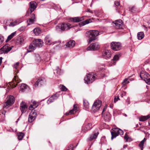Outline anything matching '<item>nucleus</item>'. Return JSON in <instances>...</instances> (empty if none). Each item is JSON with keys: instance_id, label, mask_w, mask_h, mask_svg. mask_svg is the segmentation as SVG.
Returning <instances> with one entry per match:
<instances>
[{"instance_id": "obj_11", "label": "nucleus", "mask_w": 150, "mask_h": 150, "mask_svg": "<svg viewBox=\"0 0 150 150\" xmlns=\"http://www.w3.org/2000/svg\"><path fill=\"white\" fill-rule=\"evenodd\" d=\"M37 116V114L34 111H32L30 113L28 119V121L29 122L31 123L34 121L36 118Z\"/></svg>"}, {"instance_id": "obj_35", "label": "nucleus", "mask_w": 150, "mask_h": 150, "mask_svg": "<svg viewBox=\"0 0 150 150\" xmlns=\"http://www.w3.org/2000/svg\"><path fill=\"white\" fill-rule=\"evenodd\" d=\"M16 32H14L12 33L8 37L6 41H8L10 40L13 37L16 35Z\"/></svg>"}, {"instance_id": "obj_44", "label": "nucleus", "mask_w": 150, "mask_h": 150, "mask_svg": "<svg viewBox=\"0 0 150 150\" xmlns=\"http://www.w3.org/2000/svg\"><path fill=\"white\" fill-rule=\"evenodd\" d=\"M32 105L35 108H36L38 105V103L35 101H33Z\"/></svg>"}, {"instance_id": "obj_31", "label": "nucleus", "mask_w": 150, "mask_h": 150, "mask_svg": "<svg viewBox=\"0 0 150 150\" xmlns=\"http://www.w3.org/2000/svg\"><path fill=\"white\" fill-rule=\"evenodd\" d=\"M83 106L86 110H87L89 108V103L87 100H83Z\"/></svg>"}, {"instance_id": "obj_38", "label": "nucleus", "mask_w": 150, "mask_h": 150, "mask_svg": "<svg viewBox=\"0 0 150 150\" xmlns=\"http://www.w3.org/2000/svg\"><path fill=\"white\" fill-rule=\"evenodd\" d=\"M124 138L126 140V142H129L131 140V138L129 137L126 133L125 134Z\"/></svg>"}, {"instance_id": "obj_57", "label": "nucleus", "mask_w": 150, "mask_h": 150, "mask_svg": "<svg viewBox=\"0 0 150 150\" xmlns=\"http://www.w3.org/2000/svg\"><path fill=\"white\" fill-rule=\"evenodd\" d=\"M5 112H2V114H4V115H5Z\"/></svg>"}, {"instance_id": "obj_42", "label": "nucleus", "mask_w": 150, "mask_h": 150, "mask_svg": "<svg viewBox=\"0 0 150 150\" xmlns=\"http://www.w3.org/2000/svg\"><path fill=\"white\" fill-rule=\"evenodd\" d=\"M13 81L14 82H16L17 83H19L21 81V80L20 79L18 80V78L16 76L13 79Z\"/></svg>"}, {"instance_id": "obj_55", "label": "nucleus", "mask_w": 150, "mask_h": 150, "mask_svg": "<svg viewBox=\"0 0 150 150\" xmlns=\"http://www.w3.org/2000/svg\"><path fill=\"white\" fill-rule=\"evenodd\" d=\"M127 145H124V146H123V148H126L127 147Z\"/></svg>"}, {"instance_id": "obj_12", "label": "nucleus", "mask_w": 150, "mask_h": 150, "mask_svg": "<svg viewBox=\"0 0 150 150\" xmlns=\"http://www.w3.org/2000/svg\"><path fill=\"white\" fill-rule=\"evenodd\" d=\"M35 45H36V47H40L42 46L43 45V42L41 39H35L33 41Z\"/></svg>"}, {"instance_id": "obj_37", "label": "nucleus", "mask_w": 150, "mask_h": 150, "mask_svg": "<svg viewBox=\"0 0 150 150\" xmlns=\"http://www.w3.org/2000/svg\"><path fill=\"white\" fill-rule=\"evenodd\" d=\"M115 4L116 6V11H117L118 9H119L120 8L121 6H120V4L119 2L118 1H115Z\"/></svg>"}, {"instance_id": "obj_30", "label": "nucleus", "mask_w": 150, "mask_h": 150, "mask_svg": "<svg viewBox=\"0 0 150 150\" xmlns=\"http://www.w3.org/2000/svg\"><path fill=\"white\" fill-rule=\"evenodd\" d=\"M150 117L149 115L146 116H142L139 118V120L140 121L143 122L146 121Z\"/></svg>"}, {"instance_id": "obj_49", "label": "nucleus", "mask_w": 150, "mask_h": 150, "mask_svg": "<svg viewBox=\"0 0 150 150\" xmlns=\"http://www.w3.org/2000/svg\"><path fill=\"white\" fill-rule=\"evenodd\" d=\"M4 40V38L2 36H0V45H1L3 42Z\"/></svg>"}, {"instance_id": "obj_24", "label": "nucleus", "mask_w": 150, "mask_h": 150, "mask_svg": "<svg viewBox=\"0 0 150 150\" xmlns=\"http://www.w3.org/2000/svg\"><path fill=\"white\" fill-rule=\"evenodd\" d=\"M43 82V81L42 78L38 79L34 85V87H36L38 86H40L42 85Z\"/></svg>"}, {"instance_id": "obj_4", "label": "nucleus", "mask_w": 150, "mask_h": 150, "mask_svg": "<svg viewBox=\"0 0 150 150\" xmlns=\"http://www.w3.org/2000/svg\"><path fill=\"white\" fill-rule=\"evenodd\" d=\"M113 131L111 132L112 135L111 139L112 140L114 138H115L118 134L120 135L123 134V132L121 129L116 128L113 129Z\"/></svg>"}, {"instance_id": "obj_15", "label": "nucleus", "mask_w": 150, "mask_h": 150, "mask_svg": "<svg viewBox=\"0 0 150 150\" xmlns=\"http://www.w3.org/2000/svg\"><path fill=\"white\" fill-rule=\"evenodd\" d=\"M20 105V109L22 112V113H23L25 112L28 108L26 103L22 101Z\"/></svg>"}, {"instance_id": "obj_28", "label": "nucleus", "mask_w": 150, "mask_h": 150, "mask_svg": "<svg viewBox=\"0 0 150 150\" xmlns=\"http://www.w3.org/2000/svg\"><path fill=\"white\" fill-rule=\"evenodd\" d=\"M27 86L25 84H22L21 86H19V89L22 92H23L24 90L26 89Z\"/></svg>"}, {"instance_id": "obj_7", "label": "nucleus", "mask_w": 150, "mask_h": 150, "mask_svg": "<svg viewBox=\"0 0 150 150\" xmlns=\"http://www.w3.org/2000/svg\"><path fill=\"white\" fill-rule=\"evenodd\" d=\"M93 75V74L91 73L86 75V77L84 79V80L86 83L87 84L91 83L95 80L96 77Z\"/></svg>"}, {"instance_id": "obj_29", "label": "nucleus", "mask_w": 150, "mask_h": 150, "mask_svg": "<svg viewBox=\"0 0 150 150\" xmlns=\"http://www.w3.org/2000/svg\"><path fill=\"white\" fill-rule=\"evenodd\" d=\"M104 117V119L107 121H108L110 118V115L109 112L104 113L103 116H102Z\"/></svg>"}, {"instance_id": "obj_54", "label": "nucleus", "mask_w": 150, "mask_h": 150, "mask_svg": "<svg viewBox=\"0 0 150 150\" xmlns=\"http://www.w3.org/2000/svg\"><path fill=\"white\" fill-rule=\"evenodd\" d=\"M73 147V145L72 144H70L69 146H68V148L69 149L72 148Z\"/></svg>"}, {"instance_id": "obj_32", "label": "nucleus", "mask_w": 150, "mask_h": 150, "mask_svg": "<svg viewBox=\"0 0 150 150\" xmlns=\"http://www.w3.org/2000/svg\"><path fill=\"white\" fill-rule=\"evenodd\" d=\"M98 133V132H97L96 133H95L91 135L89 138V140L91 141L94 139H96L97 138Z\"/></svg>"}, {"instance_id": "obj_20", "label": "nucleus", "mask_w": 150, "mask_h": 150, "mask_svg": "<svg viewBox=\"0 0 150 150\" xmlns=\"http://www.w3.org/2000/svg\"><path fill=\"white\" fill-rule=\"evenodd\" d=\"M114 23L115 25V26L117 28H122V21L121 20L115 21Z\"/></svg>"}, {"instance_id": "obj_64", "label": "nucleus", "mask_w": 150, "mask_h": 150, "mask_svg": "<svg viewBox=\"0 0 150 150\" xmlns=\"http://www.w3.org/2000/svg\"><path fill=\"white\" fill-rule=\"evenodd\" d=\"M149 61L150 62V59H149Z\"/></svg>"}, {"instance_id": "obj_53", "label": "nucleus", "mask_w": 150, "mask_h": 150, "mask_svg": "<svg viewBox=\"0 0 150 150\" xmlns=\"http://www.w3.org/2000/svg\"><path fill=\"white\" fill-rule=\"evenodd\" d=\"M23 40H24L23 38H21L20 40L19 41L20 44L23 43Z\"/></svg>"}, {"instance_id": "obj_45", "label": "nucleus", "mask_w": 150, "mask_h": 150, "mask_svg": "<svg viewBox=\"0 0 150 150\" xmlns=\"http://www.w3.org/2000/svg\"><path fill=\"white\" fill-rule=\"evenodd\" d=\"M129 82L128 81V79H125L123 81V82H122V84L123 85H125L127 84Z\"/></svg>"}, {"instance_id": "obj_59", "label": "nucleus", "mask_w": 150, "mask_h": 150, "mask_svg": "<svg viewBox=\"0 0 150 150\" xmlns=\"http://www.w3.org/2000/svg\"><path fill=\"white\" fill-rule=\"evenodd\" d=\"M88 11L89 12H91V11L89 9Z\"/></svg>"}, {"instance_id": "obj_46", "label": "nucleus", "mask_w": 150, "mask_h": 150, "mask_svg": "<svg viewBox=\"0 0 150 150\" xmlns=\"http://www.w3.org/2000/svg\"><path fill=\"white\" fill-rule=\"evenodd\" d=\"M144 143L141 141L139 144V146L141 148L142 150L143 149Z\"/></svg>"}, {"instance_id": "obj_13", "label": "nucleus", "mask_w": 150, "mask_h": 150, "mask_svg": "<svg viewBox=\"0 0 150 150\" xmlns=\"http://www.w3.org/2000/svg\"><path fill=\"white\" fill-rule=\"evenodd\" d=\"M92 127V124L91 123H89L87 125H84L82 127V131L83 132H85L90 129Z\"/></svg>"}, {"instance_id": "obj_1", "label": "nucleus", "mask_w": 150, "mask_h": 150, "mask_svg": "<svg viewBox=\"0 0 150 150\" xmlns=\"http://www.w3.org/2000/svg\"><path fill=\"white\" fill-rule=\"evenodd\" d=\"M73 27L69 23H62L58 24L56 27V30L58 32L66 30Z\"/></svg>"}, {"instance_id": "obj_6", "label": "nucleus", "mask_w": 150, "mask_h": 150, "mask_svg": "<svg viewBox=\"0 0 150 150\" xmlns=\"http://www.w3.org/2000/svg\"><path fill=\"white\" fill-rule=\"evenodd\" d=\"M101 105V101L100 100H96L93 104L91 110L94 112L98 110Z\"/></svg>"}, {"instance_id": "obj_48", "label": "nucleus", "mask_w": 150, "mask_h": 150, "mask_svg": "<svg viewBox=\"0 0 150 150\" xmlns=\"http://www.w3.org/2000/svg\"><path fill=\"white\" fill-rule=\"evenodd\" d=\"M35 108H34L32 104H31L30 106L29 107V109L32 111Z\"/></svg>"}, {"instance_id": "obj_5", "label": "nucleus", "mask_w": 150, "mask_h": 150, "mask_svg": "<svg viewBox=\"0 0 150 150\" xmlns=\"http://www.w3.org/2000/svg\"><path fill=\"white\" fill-rule=\"evenodd\" d=\"M15 98L13 96H10L8 97V99L4 104V107L7 108L12 105L15 102Z\"/></svg>"}, {"instance_id": "obj_16", "label": "nucleus", "mask_w": 150, "mask_h": 150, "mask_svg": "<svg viewBox=\"0 0 150 150\" xmlns=\"http://www.w3.org/2000/svg\"><path fill=\"white\" fill-rule=\"evenodd\" d=\"M111 56V52L108 50H105L102 54V57L103 58L108 59L110 58Z\"/></svg>"}, {"instance_id": "obj_62", "label": "nucleus", "mask_w": 150, "mask_h": 150, "mask_svg": "<svg viewBox=\"0 0 150 150\" xmlns=\"http://www.w3.org/2000/svg\"><path fill=\"white\" fill-rule=\"evenodd\" d=\"M4 28H5L6 29V27L5 26H4Z\"/></svg>"}, {"instance_id": "obj_33", "label": "nucleus", "mask_w": 150, "mask_h": 150, "mask_svg": "<svg viewBox=\"0 0 150 150\" xmlns=\"http://www.w3.org/2000/svg\"><path fill=\"white\" fill-rule=\"evenodd\" d=\"M144 37V34L142 32H139L137 34L138 38L139 40L142 39Z\"/></svg>"}, {"instance_id": "obj_50", "label": "nucleus", "mask_w": 150, "mask_h": 150, "mask_svg": "<svg viewBox=\"0 0 150 150\" xmlns=\"http://www.w3.org/2000/svg\"><path fill=\"white\" fill-rule=\"evenodd\" d=\"M135 8L134 7H132L129 9V11L132 12H134V11L135 10Z\"/></svg>"}, {"instance_id": "obj_19", "label": "nucleus", "mask_w": 150, "mask_h": 150, "mask_svg": "<svg viewBox=\"0 0 150 150\" xmlns=\"http://www.w3.org/2000/svg\"><path fill=\"white\" fill-rule=\"evenodd\" d=\"M35 15L34 13H32L31 15L30 18H29L27 21L28 25H29L33 23L35 21Z\"/></svg>"}, {"instance_id": "obj_8", "label": "nucleus", "mask_w": 150, "mask_h": 150, "mask_svg": "<svg viewBox=\"0 0 150 150\" xmlns=\"http://www.w3.org/2000/svg\"><path fill=\"white\" fill-rule=\"evenodd\" d=\"M111 48L114 51H118L121 48V44L118 42H113L111 44Z\"/></svg>"}, {"instance_id": "obj_43", "label": "nucleus", "mask_w": 150, "mask_h": 150, "mask_svg": "<svg viewBox=\"0 0 150 150\" xmlns=\"http://www.w3.org/2000/svg\"><path fill=\"white\" fill-rule=\"evenodd\" d=\"M119 55L117 54H116L114 55L113 60L114 61H117L119 59Z\"/></svg>"}, {"instance_id": "obj_41", "label": "nucleus", "mask_w": 150, "mask_h": 150, "mask_svg": "<svg viewBox=\"0 0 150 150\" xmlns=\"http://www.w3.org/2000/svg\"><path fill=\"white\" fill-rule=\"evenodd\" d=\"M123 11V9L122 7H120L119 9H118L117 11H116L117 12L120 14H122V15H124L123 14H122V11Z\"/></svg>"}, {"instance_id": "obj_10", "label": "nucleus", "mask_w": 150, "mask_h": 150, "mask_svg": "<svg viewBox=\"0 0 150 150\" xmlns=\"http://www.w3.org/2000/svg\"><path fill=\"white\" fill-rule=\"evenodd\" d=\"M45 44L47 45H54L57 43V42L53 41L52 38L49 35L46 36L44 39Z\"/></svg>"}, {"instance_id": "obj_58", "label": "nucleus", "mask_w": 150, "mask_h": 150, "mask_svg": "<svg viewBox=\"0 0 150 150\" xmlns=\"http://www.w3.org/2000/svg\"><path fill=\"white\" fill-rule=\"evenodd\" d=\"M149 125H150V119H149Z\"/></svg>"}, {"instance_id": "obj_39", "label": "nucleus", "mask_w": 150, "mask_h": 150, "mask_svg": "<svg viewBox=\"0 0 150 150\" xmlns=\"http://www.w3.org/2000/svg\"><path fill=\"white\" fill-rule=\"evenodd\" d=\"M57 73L58 75H60L62 73V70L59 68V67H57V69H56Z\"/></svg>"}, {"instance_id": "obj_3", "label": "nucleus", "mask_w": 150, "mask_h": 150, "mask_svg": "<svg viewBox=\"0 0 150 150\" xmlns=\"http://www.w3.org/2000/svg\"><path fill=\"white\" fill-rule=\"evenodd\" d=\"M140 76L147 84H150V75L148 73L145 71H141L140 73Z\"/></svg>"}, {"instance_id": "obj_21", "label": "nucleus", "mask_w": 150, "mask_h": 150, "mask_svg": "<svg viewBox=\"0 0 150 150\" xmlns=\"http://www.w3.org/2000/svg\"><path fill=\"white\" fill-rule=\"evenodd\" d=\"M83 20V17H76L73 18H70V21L71 22H79Z\"/></svg>"}, {"instance_id": "obj_17", "label": "nucleus", "mask_w": 150, "mask_h": 150, "mask_svg": "<svg viewBox=\"0 0 150 150\" xmlns=\"http://www.w3.org/2000/svg\"><path fill=\"white\" fill-rule=\"evenodd\" d=\"M12 47H13L12 46L9 47L8 45H6L4 46L1 50L3 51V53H6L11 50Z\"/></svg>"}, {"instance_id": "obj_2", "label": "nucleus", "mask_w": 150, "mask_h": 150, "mask_svg": "<svg viewBox=\"0 0 150 150\" xmlns=\"http://www.w3.org/2000/svg\"><path fill=\"white\" fill-rule=\"evenodd\" d=\"M99 34V32L96 30H92L86 32V36L89 38L88 40V42L90 43L92 41L96 39V37Z\"/></svg>"}, {"instance_id": "obj_34", "label": "nucleus", "mask_w": 150, "mask_h": 150, "mask_svg": "<svg viewBox=\"0 0 150 150\" xmlns=\"http://www.w3.org/2000/svg\"><path fill=\"white\" fill-rule=\"evenodd\" d=\"M19 65V63L17 62L16 64H14L13 65V67L15 69V72H16V73H18V72Z\"/></svg>"}, {"instance_id": "obj_22", "label": "nucleus", "mask_w": 150, "mask_h": 150, "mask_svg": "<svg viewBox=\"0 0 150 150\" xmlns=\"http://www.w3.org/2000/svg\"><path fill=\"white\" fill-rule=\"evenodd\" d=\"M30 12H33L36 7V3L34 2H31L30 3Z\"/></svg>"}, {"instance_id": "obj_14", "label": "nucleus", "mask_w": 150, "mask_h": 150, "mask_svg": "<svg viewBox=\"0 0 150 150\" xmlns=\"http://www.w3.org/2000/svg\"><path fill=\"white\" fill-rule=\"evenodd\" d=\"M59 96V95L57 93L52 96H51L50 98L47 100V103L48 104L54 102L55 100H57Z\"/></svg>"}, {"instance_id": "obj_60", "label": "nucleus", "mask_w": 150, "mask_h": 150, "mask_svg": "<svg viewBox=\"0 0 150 150\" xmlns=\"http://www.w3.org/2000/svg\"><path fill=\"white\" fill-rule=\"evenodd\" d=\"M19 120V118H18V120L17 121H16V122H18V120Z\"/></svg>"}, {"instance_id": "obj_26", "label": "nucleus", "mask_w": 150, "mask_h": 150, "mask_svg": "<svg viewBox=\"0 0 150 150\" xmlns=\"http://www.w3.org/2000/svg\"><path fill=\"white\" fill-rule=\"evenodd\" d=\"M34 33L36 35H39L41 32V29L39 28H35L33 30Z\"/></svg>"}, {"instance_id": "obj_25", "label": "nucleus", "mask_w": 150, "mask_h": 150, "mask_svg": "<svg viewBox=\"0 0 150 150\" xmlns=\"http://www.w3.org/2000/svg\"><path fill=\"white\" fill-rule=\"evenodd\" d=\"M75 42L74 40H71L66 43V46L67 47L71 48L75 46Z\"/></svg>"}, {"instance_id": "obj_36", "label": "nucleus", "mask_w": 150, "mask_h": 150, "mask_svg": "<svg viewBox=\"0 0 150 150\" xmlns=\"http://www.w3.org/2000/svg\"><path fill=\"white\" fill-rule=\"evenodd\" d=\"M24 136L23 133L22 132H20L18 133V139L19 140H21L22 139Z\"/></svg>"}, {"instance_id": "obj_40", "label": "nucleus", "mask_w": 150, "mask_h": 150, "mask_svg": "<svg viewBox=\"0 0 150 150\" xmlns=\"http://www.w3.org/2000/svg\"><path fill=\"white\" fill-rule=\"evenodd\" d=\"M18 24V23L17 22L15 21L14 22H11L10 23V24H9V26L13 27Z\"/></svg>"}, {"instance_id": "obj_52", "label": "nucleus", "mask_w": 150, "mask_h": 150, "mask_svg": "<svg viewBox=\"0 0 150 150\" xmlns=\"http://www.w3.org/2000/svg\"><path fill=\"white\" fill-rule=\"evenodd\" d=\"M120 100V99L119 98V97H115V98H114V102L115 103L117 101V100Z\"/></svg>"}, {"instance_id": "obj_63", "label": "nucleus", "mask_w": 150, "mask_h": 150, "mask_svg": "<svg viewBox=\"0 0 150 150\" xmlns=\"http://www.w3.org/2000/svg\"><path fill=\"white\" fill-rule=\"evenodd\" d=\"M105 138V137H102V139Z\"/></svg>"}, {"instance_id": "obj_47", "label": "nucleus", "mask_w": 150, "mask_h": 150, "mask_svg": "<svg viewBox=\"0 0 150 150\" xmlns=\"http://www.w3.org/2000/svg\"><path fill=\"white\" fill-rule=\"evenodd\" d=\"M61 90L64 91H65L67 90V88L64 86L62 85L61 88Z\"/></svg>"}, {"instance_id": "obj_27", "label": "nucleus", "mask_w": 150, "mask_h": 150, "mask_svg": "<svg viewBox=\"0 0 150 150\" xmlns=\"http://www.w3.org/2000/svg\"><path fill=\"white\" fill-rule=\"evenodd\" d=\"M91 22V20H87L79 23L80 26H83L86 24H88Z\"/></svg>"}, {"instance_id": "obj_23", "label": "nucleus", "mask_w": 150, "mask_h": 150, "mask_svg": "<svg viewBox=\"0 0 150 150\" xmlns=\"http://www.w3.org/2000/svg\"><path fill=\"white\" fill-rule=\"evenodd\" d=\"M78 106L77 105H74V109L69 111V112L66 113V115H71L74 112H76L78 110Z\"/></svg>"}, {"instance_id": "obj_18", "label": "nucleus", "mask_w": 150, "mask_h": 150, "mask_svg": "<svg viewBox=\"0 0 150 150\" xmlns=\"http://www.w3.org/2000/svg\"><path fill=\"white\" fill-rule=\"evenodd\" d=\"M35 45L33 41L29 45L28 49L27 50L26 53L32 52L35 50L36 48Z\"/></svg>"}, {"instance_id": "obj_51", "label": "nucleus", "mask_w": 150, "mask_h": 150, "mask_svg": "<svg viewBox=\"0 0 150 150\" xmlns=\"http://www.w3.org/2000/svg\"><path fill=\"white\" fill-rule=\"evenodd\" d=\"M106 108H107V106H106L105 105V107H104V108L103 109V110L102 112V116H103L104 114V112H105V110L106 109Z\"/></svg>"}, {"instance_id": "obj_9", "label": "nucleus", "mask_w": 150, "mask_h": 150, "mask_svg": "<svg viewBox=\"0 0 150 150\" xmlns=\"http://www.w3.org/2000/svg\"><path fill=\"white\" fill-rule=\"evenodd\" d=\"M100 47V44L98 42L93 43L87 48V50H96Z\"/></svg>"}, {"instance_id": "obj_56", "label": "nucleus", "mask_w": 150, "mask_h": 150, "mask_svg": "<svg viewBox=\"0 0 150 150\" xmlns=\"http://www.w3.org/2000/svg\"><path fill=\"white\" fill-rule=\"evenodd\" d=\"M146 138H144V139L142 141V142H143L144 143V142L146 141Z\"/></svg>"}, {"instance_id": "obj_61", "label": "nucleus", "mask_w": 150, "mask_h": 150, "mask_svg": "<svg viewBox=\"0 0 150 150\" xmlns=\"http://www.w3.org/2000/svg\"><path fill=\"white\" fill-rule=\"evenodd\" d=\"M125 116H126H126H127V115L126 114H125Z\"/></svg>"}]
</instances>
